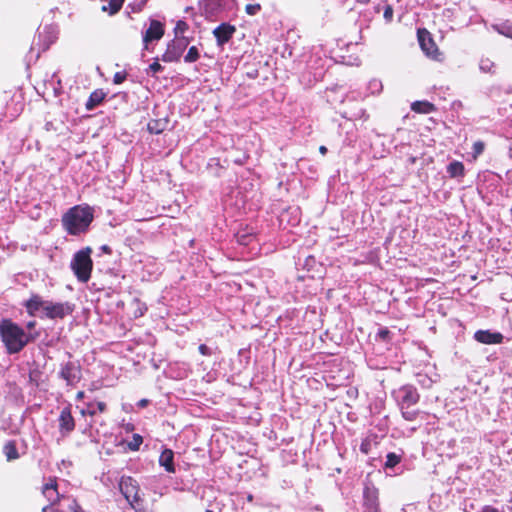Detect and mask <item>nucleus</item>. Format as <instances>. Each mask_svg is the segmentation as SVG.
I'll return each instance as SVG.
<instances>
[{
	"mask_svg": "<svg viewBox=\"0 0 512 512\" xmlns=\"http://www.w3.org/2000/svg\"><path fill=\"white\" fill-rule=\"evenodd\" d=\"M147 404H148V400H147V399H141V400L137 403V405H138L139 407H141V408H143V407L147 406Z\"/></svg>",
	"mask_w": 512,
	"mask_h": 512,
	"instance_id": "nucleus-38",
	"label": "nucleus"
},
{
	"mask_svg": "<svg viewBox=\"0 0 512 512\" xmlns=\"http://www.w3.org/2000/svg\"><path fill=\"white\" fill-rule=\"evenodd\" d=\"M189 40L185 37H176L170 43H168L166 51L162 55L164 62H175L180 59L183 52L187 48Z\"/></svg>",
	"mask_w": 512,
	"mask_h": 512,
	"instance_id": "nucleus-7",
	"label": "nucleus"
},
{
	"mask_svg": "<svg viewBox=\"0 0 512 512\" xmlns=\"http://www.w3.org/2000/svg\"><path fill=\"white\" fill-rule=\"evenodd\" d=\"M47 301L42 300L39 296H33L28 300L26 307L28 312L33 315L39 309H45V304Z\"/></svg>",
	"mask_w": 512,
	"mask_h": 512,
	"instance_id": "nucleus-17",
	"label": "nucleus"
},
{
	"mask_svg": "<svg viewBox=\"0 0 512 512\" xmlns=\"http://www.w3.org/2000/svg\"><path fill=\"white\" fill-rule=\"evenodd\" d=\"M84 397V392L80 391L77 393V399H81Z\"/></svg>",
	"mask_w": 512,
	"mask_h": 512,
	"instance_id": "nucleus-43",
	"label": "nucleus"
},
{
	"mask_svg": "<svg viewBox=\"0 0 512 512\" xmlns=\"http://www.w3.org/2000/svg\"><path fill=\"white\" fill-rule=\"evenodd\" d=\"M149 70L153 73H157L162 70V66L157 61H155L149 66Z\"/></svg>",
	"mask_w": 512,
	"mask_h": 512,
	"instance_id": "nucleus-36",
	"label": "nucleus"
},
{
	"mask_svg": "<svg viewBox=\"0 0 512 512\" xmlns=\"http://www.w3.org/2000/svg\"><path fill=\"white\" fill-rule=\"evenodd\" d=\"M364 502L370 512H378V491L376 488L370 486L365 487Z\"/></svg>",
	"mask_w": 512,
	"mask_h": 512,
	"instance_id": "nucleus-15",
	"label": "nucleus"
},
{
	"mask_svg": "<svg viewBox=\"0 0 512 512\" xmlns=\"http://www.w3.org/2000/svg\"><path fill=\"white\" fill-rule=\"evenodd\" d=\"M75 427L74 419L69 407L64 408L59 415V428L61 433L68 434Z\"/></svg>",
	"mask_w": 512,
	"mask_h": 512,
	"instance_id": "nucleus-14",
	"label": "nucleus"
},
{
	"mask_svg": "<svg viewBox=\"0 0 512 512\" xmlns=\"http://www.w3.org/2000/svg\"><path fill=\"white\" fill-rule=\"evenodd\" d=\"M145 310H146V309L139 308V309H138V313H135V316H142V315L144 314V311H145Z\"/></svg>",
	"mask_w": 512,
	"mask_h": 512,
	"instance_id": "nucleus-40",
	"label": "nucleus"
},
{
	"mask_svg": "<svg viewBox=\"0 0 512 512\" xmlns=\"http://www.w3.org/2000/svg\"><path fill=\"white\" fill-rule=\"evenodd\" d=\"M400 462V457L395 453H389L386 457L385 465L388 468H393Z\"/></svg>",
	"mask_w": 512,
	"mask_h": 512,
	"instance_id": "nucleus-27",
	"label": "nucleus"
},
{
	"mask_svg": "<svg viewBox=\"0 0 512 512\" xmlns=\"http://www.w3.org/2000/svg\"><path fill=\"white\" fill-rule=\"evenodd\" d=\"M60 376L67 384H74L80 379V369L76 364L68 362L62 366Z\"/></svg>",
	"mask_w": 512,
	"mask_h": 512,
	"instance_id": "nucleus-12",
	"label": "nucleus"
},
{
	"mask_svg": "<svg viewBox=\"0 0 512 512\" xmlns=\"http://www.w3.org/2000/svg\"><path fill=\"white\" fill-rule=\"evenodd\" d=\"M199 352L202 354V355H208L209 354V348L204 345V344H201L199 346Z\"/></svg>",
	"mask_w": 512,
	"mask_h": 512,
	"instance_id": "nucleus-37",
	"label": "nucleus"
},
{
	"mask_svg": "<svg viewBox=\"0 0 512 512\" xmlns=\"http://www.w3.org/2000/svg\"><path fill=\"white\" fill-rule=\"evenodd\" d=\"M102 249L106 251V250H108V247L107 246H103Z\"/></svg>",
	"mask_w": 512,
	"mask_h": 512,
	"instance_id": "nucleus-47",
	"label": "nucleus"
},
{
	"mask_svg": "<svg viewBox=\"0 0 512 512\" xmlns=\"http://www.w3.org/2000/svg\"><path fill=\"white\" fill-rule=\"evenodd\" d=\"M147 0H141V3L139 4L138 10H141V8L145 5Z\"/></svg>",
	"mask_w": 512,
	"mask_h": 512,
	"instance_id": "nucleus-42",
	"label": "nucleus"
},
{
	"mask_svg": "<svg viewBox=\"0 0 512 512\" xmlns=\"http://www.w3.org/2000/svg\"><path fill=\"white\" fill-rule=\"evenodd\" d=\"M447 172L451 177H459L464 175V165L462 162L453 161L447 167Z\"/></svg>",
	"mask_w": 512,
	"mask_h": 512,
	"instance_id": "nucleus-19",
	"label": "nucleus"
},
{
	"mask_svg": "<svg viewBox=\"0 0 512 512\" xmlns=\"http://www.w3.org/2000/svg\"><path fill=\"white\" fill-rule=\"evenodd\" d=\"M104 98V94L101 91H95L93 92L89 100L86 103V107L88 110L93 109L96 105H98Z\"/></svg>",
	"mask_w": 512,
	"mask_h": 512,
	"instance_id": "nucleus-22",
	"label": "nucleus"
},
{
	"mask_svg": "<svg viewBox=\"0 0 512 512\" xmlns=\"http://www.w3.org/2000/svg\"><path fill=\"white\" fill-rule=\"evenodd\" d=\"M384 18L386 21L390 22L393 18V8L390 5H387L384 9Z\"/></svg>",
	"mask_w": 512,
	"mask_h": 512,
	"instance_id": "nucleus-34",
	"label": "nucleus"
},
{
	"mask_svg": "<svg viewBox=\"0 0 512 512\" xmlns=\"http://www.w3.org/2000/svg\"><path fill=\"white\" fill-rule=\"evenodd\" d=\"M148 129H149L151 132H155V133H159V132H161V129H154V126L152 125V123H149V124H148Z\"/></svg>",
	"mask_w": 512,
	"mask_h": 512,
	"instance_id": "nucleus-39",
	"label": "nucleus"
},
{
	"mask_svg": "<svg viewBox=\"0 0 512 512\" xmlns=\"http://www.w3.org/2000/svg\"><path fill=\"white\" fill-rule=\"evenodd\" d=\"M143 439L139 434H134L132 441L128 444L129 448L133 451H136L139 449L140 445L142 444Z\"/></svg>",
	"mask_w": 512,
	"mask_h": 512,
	"instance_id": "nucleus-29",
	"label": "nucleus"
},
{
	"mask_svg": "<svg viewBox=\"0 0 512 512\" xmlns=\"http://www.w3.org/2000/svg\"><path fill=\"white\" fill-rule=\"evenodd\" d=\"M475 339L483 344H500L503 342L504 336L499 332H491L489 330H479L474 335Z\"/></svg>",
	"mask_w": 512,
	"mask_h": 512,
	"instance_id": "nucleus-13",
	"label": "nucleus"
},
{
	"mask_svg": "<svg viewBox=\"0 0 512 512\" xmlns=\"http://www.w3.org/2000/svg\"><path fill=\"white\" fill-rule=\"evenodd\" d=\"M412 109L419 113H430L434 110V106L429 102L417 101L412 104Z\"/></svg>",
	"mask_w": 512,
	"mask_h": 512,
	"instance_id": "nucleus-21",
	"label": "nucleus"
},
{
	"mask_svg": "<svg viewBox=\"0 0 512 512\" xmlns=\"http://www.w3.org/2000/svg\"><path fill=\"white\" fill-rule=\"evenodd\" d=\"M417 37L419 45L427 57L436 61L443 60V55L436 46L429 31H427L426 29H418Z\"/></svg>",
	"mask_w": 512,
	"mask_h": 512,
	"instance_id": "nucleus-6",
	"label": "nucleus"
},
{
	"mask_svg": "<svg viewBox=\"0 0 512 512\" xmlns=\"http://www.w3.org/2000/svg\"><path fill=\"white\" fill-rule=\"evenodd\" d=\"M126 78V73L124 72H117L115 73L114 77H113V82L115 84H121Z\"/></svg>",
	"mask_w": 512,
	"mask_h": 512,
	"instance_id": "nucleus-35",
	"label": "nucleus"
},
{
	"mask_svg": "<svg viewBox=\"0 0 512 512\" xmlns=\"http://www.w3.org/2000/svg\"><path fill=\"white\" fill-rule=\"evenodd\" d=\"M187 29H188V25H187L186 22L181 21V20L178 21L176 23V26H175V29H174L176 37H178L179 35L184 34L187 31Z\"/></svg>",
	"mask_w": 512,
	"mask_h": 512,
	"instance_id": "nucleus-31",
	"label": "nucleus"
},
{
	"mask_svg": "<svg viewBox=\"0 0 512 512\" xmlns=\"http://www.w3.org/2000/svg\"><path fill=\"white\" fill-rule=\"evenodd\" d=\"M388 333H389V332H388L387 330H382V331H380V336H381L382 338H385V337L388 335Z\"/></svg>",
	"mask_w": 512,
	"mask_h": 512,
	"instance_id": "nucleus-41",
	"label": "nucleus"
},
{
	"mask_svg": "<svg viewBox=\"0 0 512 512\" xmlns=\"http://www.w3.org/2000/svg\"><path fill=\"white\" fill-rule=\"evenodd\" d=\"M199 59V51L195 46L189 48L187 54L184 57L185 62L192 63Z\"/></svg>",
	"mask_w": 512,
	"mask_h": 512,
	"instance_id": "nucleus-26",
	"label": "nucleus"
},
{
	"mask_svg": "<svg viewBox=\"0 0 512 512\" xmlns=\"http://www.w3.org/2000/svg\"><path fill=\"white\" fill-rule=\"evenodd\" d=\"M94 218L93 209L88 205H76L62 216V225L69 235H80L88 231Z\"/></svg>",
	"mask_w": 512,
	"mask_h": 512,
	"instance_id": "nucleus-1",
	"label": "nucleus"
},
{
	"mask_svg": "<svg viewBox=\"0 0 512 512\" xmlns=\"http://www.w3.org/2000/svg\"><path fill=\"white\" fill-rule=\"evenodd\" d=\"M495 64L489 58H481L479 61V69L483 73H494Z\"/></svg>",
	"mask_w": 512,
	"mask_h": 512,
	"instance_id": "nucleus-24",
	"label": "nucleus"
},
{
	"mask_svg": "<svg viewBox=\"0 0 512 512\" xmlns=\"http://www.w3.org/2000/svg\"><path fill=\"white\" fill-rule=\"evenodd\" d=\"M326 151H327V149H326V147H325V146H321V147H320V152H321L322 154H325V153H326Z\"/></svg>",
	"mask_w": 512,
	"mask_h": 512,
	"instance_id": "nucleus-44",
	"label": "nucleus"
},
{
	"mask_svg": "<svg viewBox=\"0 0 512 512\" xmlns=\"http://www.w3.org/2000/svg\"><path fill=\"white\" fill-rule=\"evenodd\" d=\"M0 332L2 341L10 353L19 352L28 343V336L24 330L10 320L1 322Z\"/></svg>",
	"mask_w": 512,
	"mask_h": 512,
	"instance_id": "nucleus-3",
	"label": "nucleus"
},
{
	"mask_svg": "<svg viewBox=\"0 0 512 512\" xmlns=\"http://www.w3.org/2000/svg\"><path fill=\"white\" fill-rule=\"evenodd\" d=\"M119 487L126 500L137 512H148L141 507L142 499L139 495V486L136 480L132 477H122Z\"/></svg>",
	"mask_w": 512,
	"mask_h": 512,
	"instance_id": "nucleus-5",
	"label": "nucleus"
},
{
	"mask_svg": "<svg viewBox=\"0 0 512 512\" xmlns=\"http://www.w3.org/2000/svg\"><path fill=\"white\" fill-rule=\"evenodd\" d=\"M28 327H29V328L34 327V322H29V323H28Z\"/></svg>",
	"mask_w": 512,
	"mask_h": 512,
	"instance_id": "nucleus-46",
	"label": "nucleus"
},
{
	"mask_svg": "<svg viewBox=\"0 0 512 512\" xmlns=\"http://www.w3.org/2000/svg\"><path fill=\"white\" fill-rule=\"evenodd\" d=\"M123 3H124V0H110L109 4L107 6L104 5L102 7V10L105 12H109L110 15H113L121 9Z\"/></svg>",
	"mask_w": 512,
	"mask_h": 512,
	"instance_id": "nucleus-23",
	"label": "nucleus"
},
{
	"mask_svg": "<svg viewBox=\"0 0 512 512\" xmlns=\"http://www.w3.org/2000/svg\"><path fill=\"white\" fill-rule=\"evenodd\" d=\"M357 1L360 2V3H363V4H366V3L369 2V0H357Z\"/></svg>",
	"mask_w": 512,
	"mask_h": 512,
	"instance_id": "nucleus-45",
	"label": "nucleus"
},
{
	"mask_svg": "<svg viewBox=\"0 0 512 512\" xmlns=\"http://www.w3.org/2000/svg\"><path fill=\"white\" fill-rule=\"evenodd\" d=\"M484 148H485V145H484V143L482 141H476L473 144L472 157H473L474 160L477 159V157L483 153Z\"/></svg>",
	"mask_w": 512,
	"mask_h": 512,
	"instance_id": "nucleus-28",
	"label": "nucleus"
},
{
	"mask_svg": "<svg viewBox=\"0 0 512 512\" xmlns=\"http://www.w3.org/2000/svg\"><path fill=\"white\" fill-rule=\"evenodd\" d=\"M235 31L236 29L234 26L228 23H222L213 30V35L217 40V44L219 46H223L231 39Z\"/></svg>",
	"mask_w": 512,
	"mask_h": 512,
	"instance_id": "nucleus-10",
	"label": "nucleus"
},
{
	"mask_svg": "<svg viewBox=\"0 0 512 512\" xmlns=\"http://www.w3.org/2000/svg\"><path fill=\"white\" fill-rule=\"evenodd\" d=\"M3 451L8 461L15 460L19 457L15 444L12 441L5 444Z\"/></svg>",
	"mask_w": 512,
	"mask_h": 512,
	"instance_id": "nucleus-20",
	"label": "nucleus"
},
{
	"mask_svg": "<svg viewBox=\"0 0 512 512\" xmlns=\"http://www.w3.org/2000/svg\"><path fill=\"white\" fill-rule=\"evenodd\" d=\"M260 10H261V5L258 3L247 4L245 6V11L250 16H254V15L258 14Z\"/></svg>",
	"mask_w": 512,
	"mask_h": 512,
	"instance_id": "nucleus-30",
	"label": "nucleus"
},
{
	"mask_svg": "<svg viewBox=\"0 0 512 512\" xmlns=\"http://www.w3.org/2000/svg\"><path fill=\"white\" fill-rule=\"evenodd\" d=\"M92 249L85 247L77 251L71 261V269L80 282H87L90 279L93 262L91 259Z\"/></svg>",
	"mask_w": 512,
	"mask_h": 512,
	"instance_id": "nucleus-4",
	"label": "nucleus"
},
{
	"mask_svg": "<svg viewBox=\"0 0 512 512\" xmlns=\"http://www.w3.org/2000/svg\"><path fill=\"white\" fill-rule=\"evenodd\" d=\"M494 28L499 34L512 39V23H503Z\"/></svg>",
	"mask_w": 512,
	"mask_h": 512,
	"instance_id": "nucleus-25",
	"label": "nucleus"
},
{
	"mask_svg": "<svg viewBox=\"0 0 512 512\" xmlns=\"http://www.w3.org/2000/svg\"><path fill=\"white\" fill-rule=\"evenodd\" d=\"M73 311L72 306L69 303H52L46 302L45 304V315L51 319L63 318L66 315L71 314Z\"/></svg>",
	"mask_w": 512,
	"mask_h": 512,
	"instance_id": "nucleus-8",
	"label": "nucleus"
},
{
	"mask_svg": "<svg viewBox=\"0 0 512 512\" xmlns=\"http://www.w3.org/2000/svg\"><path fill=\"white\" fill-rule=\"evenodd\" d=\"M164 35V29L163 25L157 21L152 20L150 22L149 28L146 30L144 36H143V42L145 44V48H148V43L153 40H159Z\"/></svg>",
	"mask_w": 512,
	"mask_h": 512,
	"instance_id": "nucleus-11",
	"label": "nucleus"
},
{
	"mask_svg": "<svg viewBox=\"0 0 512 512\" xmlns=\"http://www.w3.org/2000/svg\"><path fill=\"white\" fill-rule=\"evenodd\" d=\"M174 453L171 449H164L159 457L160 466L164 467V469L169 473L175 472V467L173 463Z\"/></svg>",
	"mask_w": 512,
	"mask_h": 512,
	"instance_id": "nucleus-16",
	"label": "nucleus"
},
{
	"mask_svg": "<svg viewBox=\"0 0 512 512\" xmlns=\"http://www.w3.org/2000/svg\"><path fill=\"white\" fill-rule=\"evenodd\" d=\"M401 411H402V416L408 421H413L418 414V412L416 410H409V408L401 410Z\"/></svg>",
	"mask_w": 512,
	"mask_h": 512,
	"instance_id": "nucleus-33",
	"label": "nucleus"
},
{
	"mask_svg": "<svg viewBox=\"0 0 512 512\" xmlns=\"http://www.w3.org/2000/svg\"><path fill=\"white\" fill-rule=\"evenodd\" d=\"M106 409V404L104 402H95V403H89L86 409L81 410L82 415H90L94 416L97 412H104Z\"/></svg>",
	"mask_w": 512,
	"mask_h": 512,
	"instance_id": "nucleus-18",
	"label": "nucleus"
},
{
	"mask_svg": "<svg viewBox=\"0 0 512 512\" xmlns=\"http://www.w3.org/2000/svg\"><path fill=\"white\" fill-rule=\"evenodd\" d=\"M369 89L372 93H378L382 89V83L377 79H373L369 82Z\"/></svg>",
	"mask_w": 512,
	"mask_h": 512,
	"instance_id": "nucleus-32",
	"label": "nucleus"
},
{
	"mask_svg": "<svg viewBox=\"0 0 512 512\" xmlns=\"http://www.w3.org/2000/svg\"><path fill=\"white\" fill-rule=\"evenodd\" d=\"M43 495L50 502L43 507V512H83L74 498L59 495L55 480H50L44 485Z\"/></svg>",
	"mask_w": 512,
	"mask_h": 512,
	"instance_id": "nucleus-2",
	"label": "nucleus"
},
{
	"mask_svg": "<svg viewBox=\"0 0 512 512\" xmlns=\"http://www.w3.org/2000/svg\"><path fill=\"white\" fill-rule=\"evenodd\" d=\"M401 410L408 409L415 405L419 400L417 390L412 386H404L399 390Z\"/></svg>",
	"mask_w": 512,
	"mask_h": 512,
	"instance_id": "nucleus-9",
	"label": "nucleus"
}]
</instances>
